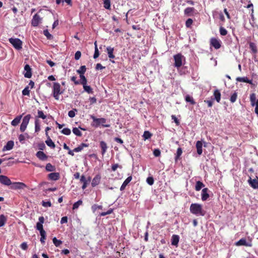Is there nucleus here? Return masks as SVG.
<instances>
[{"instance_id": "1", "label": "nucleus", "mask_w": 258, "mask_h": 258, "mask_svg": "<svg viewBox=\"0 0 258 258\" xmlns=\"http://www.w3.org/2000/svg\"><path fill=\"white\" fill-rule=\"evenodd\" d=\"M190 212L196 215L204 216L205 212L203 210L202 206L201 204L194 203L191 204L190 206Z\"/></svg>"}, {"instance_id": "2", "label": "nucleus", "mask_w": 258, "mask_h": 258, "mask_svg": "<svg viewBox=\"0 0 258 258\" xmlns=\"http://www.w3.org/2000/svg\"><path fill=\"white\" fill-rule=\"evenodd\" d=\"M249 100L251 106L255 107L254 112L258 115V96L252 93L250 94Z\"/></svg>"}, {"instance_id": "3", "label": "nucleus", "mask_w": 258, "mask_h": 258, "mask_svg": "<svg viewBox=\"0 0 258 258\" xmlns=\"http://www.w3.org/2000/svg\"><path fill=\"white\" fill-rule=\"evenodd\" d=\"M63 91L60 90V85L57 82L53 83L52 88L53 96L56 100L59 99V95L61 94Z\"/></svg>"}, {"instance_id": "4", "label": "nucleus", "mask_w": 258, "mask_h": 258, "mask_svg": "<svg viewBox=\"0 0 258 258\" xmlns=\"http://www.w3.org/2000/svg\"><path fill=\"white\" fill-rule=\"evenodd\" d=\"M9 41L15 49L17 50L22 49L23 43L20 39L10 38L9 39Z\"/></svg>"}, {"instance_id": "5", "label": "nucleus", "mask_w": 258, "mask_h": 258, "mask_svg": "<svg viewBox=\"0 0 258 258\" xmlns=\"http://www.w3.org/2000/svg\"><path fill=\"white\" fill-rule=\"evenodd\" d=\"M173 57L175 67L180 68L182 64V58H184V56L181 53H178L174 55Z\"/></svg>"}, {"instance_id": "6", "label": "nucleus", "mask_w": 258, "mask_h": 258, "mask_svg": "<svg viewBox=\"0 0 258 258\" xmlns=\"http://www.w3.org/2000/svg\"><path fill=\"white\" fill-rule=\"evenodd\" d=\"M221 41L216 38L213 37L210 39V45L214 47L216 49H218L221 47Z\"/></svg>"}, {"instance_id": "7", "label": "nucleus", "mask_w": 258, "mask_h": 258, "mask_svg": "<svg viewBox=\"0 0 258 258\" xmlns=\"http://www.w3.org/2000/svg\"><path fill=\"white\" fill-rule=\"evenodd\" d=\"M42 18L38 15L35 14L31 20V25L34 27H36L40 23Z\"/></svg>"}, {"instance_id": "8", "label": "nucleus", "mask_w": 258, "mask_h": 258, "mask_svg": "<svg viewBox=\"0 0 258 258\" xmlns=\"http://www.w3.org/2000/svg\"><path fill=\"white\" fill-rule=\"evenodd\" d=\"M11 188L13 189H24L27 185L23 182H16L12 184Z\"/></svg>"}, {"instance_id": "9", "label": "nucleus", "mask_w": 258, "mask_h": 258, "mask_svg": "<svg viewBox=\"0 0 258 258\" xmlns=\"http://www.w3.org/2000/svg\"><path fill=\"white\" fill-rule=\"evenodd\" d=\"M0 182L5 185H10L12 184L10 179L5 175H0Z\"/></svg>"}, {"instance_id": "10", "label": "nucleus", "mask_w": 258, "mask_h": 258, "mask_svg": "<svg viewBox=\"0 0 258 258\" xmlns=\"http://www.w3.org/2000/svg\"><path fill=\"white\" fill-rule=\"evenodd\" d=\"M91 178L90 176L88 177V179L83 175L81 176L80 181L83 183L82 186L83 189H85L87 187L88 184L91 181Z\"/></svg>"}, {"instance_id": "11", "label": "nucleus", "mask_w": 258, "mask_h": 258, "mask_svg": "<svg viewBox=\"0 0 258 258\" xmlns=\"http://www.w3.org/2000/svg\"><path fill=\"white\" fill-rule=\"evenodd\" d=\"M59 178L60 174L58 172H52L48 174V178L51 180L56 181Z\"/></svg>"}, {"instance_id": "12", "label": "nucleus", "mask_w": 258, "mask_h": 258, "mask_svg": "<svg viewBox=\"0 0 258 258\" xmlns=\"http://www.w3.org/2000/svg\"><path fill=\"white\" fill-rule=\"evenodd\" d=\"M39 222L36 223V229L39 231H42L43 230V224L44 222V218L43 216H41L39 217Z\"/></svg>"}, {"instance_id": "13", "label": "nucleus", "mask_w": 258, "mask_h": 258, "mask_svg": "<svg viewBox=\"0 0 258 258\" xmlns=\"http://www.w3.org/2000/svg\"><path fill=\"white\" fill-rule=\"evenodd\" d=\"M106 50L108 55V57L110 58L111 61L114 63V61L111 60V59H113L115 58V56L113 54L114 48L111 47V46H108L106 48Z\"/></svg>"}, {"instance_id": "14", "label": "nucleus", "mask_w": 258, "mask_h": 258, "mask_svg": "<svg viewBox=\"0 0 258 258\" xmlns=\"http://www.w3.org/2000/svg\"><path fill=\"white\" fill-rule=\"evenodd\" d=\"M209 191L208 188H204L202 190V200L203 201H206L210 197L208 191Z\"/></svg>"}, {"instance_id": "15", "label": "nucleus", "mask_w": 258, "mask_h": 258, "mask_svg": "<svg viewBox=\"0 0 258 258\" xmlns=\"http://www.w3.org/2000/svg\"><path fill=\"white\" fill-rule=\"evenodd\" d=\"M24 70L26 71V73L24 74V76L27 78H30L32 77L31 69L29 64H26L24 67Z\"/></svg>"}, {"instance_id": "16", "label": "nucleus", "mask_w": 258, "mask_h": 258, "mask_svg": "<svg viewBox=\"0 0 258 258\" xmlns=\"http://www.w3.org/2000/svg\"><path fill=\"white\" fill-rule=\"evenodd\" d=\"M36 156L39 159L42 161L46 160L47 159V155L42 151L37 152Z\"/></svg>"}, {"instance_id": "17", "label": "nucleus", "mask_w": 258, "mask_h": 258, "mask_svg": "<svg viewBox=\"0 0 258 258\" xmlns=\"http://www.w3.org/2000/svg\"><path fill=\"white\" fill-rule=\"evenodd\" d=\"M101 176L99 174L96 175L93 179L91 185L93 187H95L98 185L100 182Z\"/></svg>"}, {"instance_id": "18", "label": "nucleus", "mask_w": 258, "mask_h": 258, "mask_svg": "<svg viewBox=\"0 0 258 258\" xmlns=\"http://www.w3.org/2000/svg\"><path fill=\"white\" fill-rule=\"evenodd\" d=\"M235 245L237 246L244 245L246 246H251V244L247 243L245 238H241L236 242Z\"/></svg>"}, {"instance_id": "19", "label": "nucleus", "mask_w": 258, "mask_h": 258, "mask_svg": "<svg viewBox=\"0 0 258 258\" xmlns=\"http://www.w3.org/2000/svg\"><path fill=\"white\" fill-rule=\"evenodd\" d=\"M249 185L254 189L258 188V180L255 179H251L250 177L248 181Z\"/></svg>"}, {"instance_id": "20", "label": "nucleus", "mask_w": 258, "mask_h": 258, "mask_svg": "<svg viewBox=\"0 0 258 258\" xmlns=\"http://www.w3.org/2000/svg\"><path fill=\"white\" fill-rule=\"evenodd\" d=\"M179 240V236L178 235L174 234L171 237V244L176 246H178Z\"/></svg>"}, {"instance_id": "21", "label": "nucleus", "mask_w": 258, "mask_h": 258, "mask_svg": "<svg viewBox=\"0 0 258 258\" xmlns=\"http://www.w3.org/2000/svg\"><path fill=\"white\" fill-rule=\"evenodd\" d=\"M100 147L101 149V154L104 155L108 148L107 145L104 141H102L100 142Z\"/></svg>"}, {"instance_id": "22", "label": "nucleus", "mask_w": 258, "mask_h": 258, "mask_svg": "<svg viewBox=\"0 0 258 258\" xmlns=\"http://www.w3.org/2000/svg\"><path fill=\"white\" fill-rule=\"evenodd\" d=\"M195 11V9L194 8L188 7L184 10V13L185 15L187 16H191L194 15V13Z\"/></svg>"}, {"instance_id": "23", "label": "nucleus", "mask_w": 258, "mask_h": 258, "mask_svg": "<svg viewBox=\"0 0 258 258\" xmlns=\"http://www.w3.org/2000/svg\"><path fill=\"white\" fill-rule=\"evenodd\" d=\"M14 146V143L13 141H9L7 142L6 145H5L3 150L4 151H9L13 149Z\"/></svg>"}, {"instance_id": "24", "label": "nucleus", "mask_w": 258, "mask_h": 258, "mask_svg": "<svg viewBox=\"0 0 258 258\" xmlns=\"http://www.w3.org/2000/svg\"><path fill=\"white\" fill-rule=\"evenodd\" d=\"M196 148L197 151V153L200 155L202 154L203 150H202V147H203V143L201 141H198L196 143Z\"/></svg>"}, {"instance_id": "25", "label": "nucleus", "mask_w": 258, "mask_h": 258, "mask_svg": "<svg viewBox=\"0 0 258 258\" xmlns=\"http://www.w3.org/2000/svg\"><path fill=\"white\" fill-rule=\"evenodd\" d=\"M213 96L214 97L213 99L216 100L217 102L219 103L221 100V93L220 91L218 89L215 90L214 92Z\"/></svg>"}, {"instance_id": "26", "label": "nucleus", "mask_w": 258, "mask_h": 258, "mask_svg": "<svg viewBox=\"0 0 258 258\" xmlns=\"http://www.w3.org/2000/svg\"><path fill=\"white\" fill-rule=\"evenodd\" d=\"M132 177L131 176H128L124 181V182H123V183L122 184L120 188V190L121 191H122L123 190L126 186L130 182V181L132 180Z\"/></svg>"}, {"instance_id": "27", "label": "nucleus", "mask_w": 258, "mask_h": 258, "mask_svg": "<svg viewBox=\"0 0 258 258\" xmlns=\"http://www.w3.org/2000/svg\"><path fill=\"white\" fill-rule=\"evenodd\" d=\"M237 82L247 83L249 84H252V80H249L247 77H237L236 79Z\"/></svg>"}, {"instance_id": "28", "label": "nucleus", "mask_w": 258, "mask_h": 258, "mask_svg": "<svg viewBox=\"0 0 258 258\" xmlns=\"http://www.w3.org/2000/svg\"><path fill=\"white\" fill-rule=\"evenodd\" d=\"M249 48L250 49L252 53L254 54H256L257 52V48L256 44L252 42L249 43Z\"/></svg>"}, {"instance_id": "29", "label": "nucleus", "mask_w": 258, "mask_h": 258, "mask_svg": "<svg viewBox=\"0 0 258 258\" xmlns=\"http://www.w3.org/2000/svg\"><path fill=\"white\" fill-rule=\"evenodd\" d=\"M45 169L48 172H54L56 170V168L55 166L52 165L50 163H48L46 165Z\"/></svg>"}, {"instance_id": "30", "label": "nucleus", "mask_w": 258, "mask_h": 258, "mask_svg": "<svg viewBox=\"0 0 258 258\" xmlns=\"http://www.w3.org/2000/svg\"><path fill=\"white\" fill-rule=\"evenodd\" d=\"M22 115H19L15 117L11 122V124L13 126H17L20 122Z\"/></svg>"}, {"instance_id": "31", "label": "nucleus", "mask_w": 258, "mask_h": 258, "mask_svg": "<svg viewBox=\"0 0 258 258\" xmlns=\"http://www.w3.org/2000/svg\"><path fill=\"white\" fill-rule=\"evenodd\" d=\"M89 146V144H87L85 143H82L77 148H75L74 149V151L75 152H79L81 151L84 147H88Z\"/></svg>"}, {"instance_id": "32", "label": "nucleus", "mask_w": 258, "mask_h": 258, "mask_svg": "<svg viewBox=\"0 0 258 258\" xmlns=\"http://www.w3.org/2000/svg\"><path fill=\"white\" fill-rule=\"evenodd\" d=\"M90 117L93 119V122L95 123L92 125L96 127L99 126L100 124L99 118H96L93 115H91Z\"/></svg>"}, {"instance_id": "33", "label": "nucleus", "mask_w": 258, "mask_h": 258, "mask_svg": "<svg viewBox=\"0 0 258 258\" xmlns=\"http://www.w3.org/2000/svg\"><path fill=\"white\" fill-rule=\"evenodd\" d=\"M47 139L45 141L46 145L49 147L54 149L55 147L54 143L53 142L52 140L50 138L49 136L47 137Z\"/></svg>"}, {"instance_id": "34", "label": "nucleus", "mask_w": 258, "mask_h": 258, "mask_svg": "<svg viewBox=\"0 0 258 258\" xmlns=\"http://www.w3.org/2000/svg\"><path fill=\"white\" fill-rule=\"evenodd\" d=\"M205 186V184L200 181H198L196 182L195 189L197 191L200 190L203 187Z\"/></svg>"}, {"instance_id": "35", "label": "nucleus", "mask_w": 258, "mask_h": 258, "mask_svg": "<svg viewBox=\"0 0 258 258\" xmlns=\"http://www.w3.org/2000/svg\"><path fill=\"white\" fill-rule=\"evenodd\" d=\"M7 217L5 215H0V227L5 225L7 222Z\"/></svg>"}, {"instance_id": "36", "label": "nucleus", "mask_w": 258, "mask_h": 258, "mask_svg": "<svg viewBox=\"0 0 258 258\" xmlns=\"http://www.w3.org/2000/svg\"><path fill=\"white\" fill-rule=\"evenodd\" d=\"M185 100L186 102H189L192 105H195L196 104V102L193 98L189 95H187L185 96Z\"/></svg>"}, {"instance_id": "37", "label": "nucleus", "mask_w": 258, "mask_h": 258, "mask_svg": "<svg viewBox=\"0 0 258 258\" xmlns=\"http://www.w3.org/2000/svg\"><path fill=\"white\" fill-rule=\"evenodd\" d=\"M86 66H82L80 67V69H79V70H78L77 71V72L80 76V75H84L85 74V73L86 72Z\"/></svg>"}, {"instance_id": "38", "label": "nucleus", "mask_w": 258, "mask_h": 258, "mask_svg": "<svg viewBox=\"0 0 258 258\" xmlns=\"http://www.w3.org/2000/svg\"><path fill=\"white\" fill-rule=\"evenodd\" d=\"M30 118H31V115L27 114L23 118L22 123L28 125Z\"/></svg>"}, {"instance_id": "39", "label": "nucleus", "mask_w": 258, "mask_h": 258, "mask_svg": "<svg viewBox=\"0 0 258 258\" xmlns=\"http://www.w3.org/2000/svg\"><path fill=\"white\" fill-rule=\"evenodd\" d=\"M83 88L84 90L87 92L89 94H92L93 93V91L92 88L90 86L86 85H83Z\"/></svg>"}, {"instance_id": "40", "label": "nucleus", "mask_w": 258, "mask_h": 258, "mask_svg": "<svg viewBox=\"0 0 258 258\" xmlns=\"http://www.w3.org/2000/svg\"><path fill=\"white\" fill-rule=\"evenodd\" d=\"M182 153V150L181 148H178L177 150L176 156L175 157V161H177L178 159L180 158V156L181 155Z\"/></svg>"}, {"instance_id": "41", "label": "nucleus", "mask_w": 258, "mask_h": 258, "mask_svg": "<svg viewBox=\"0 0 258 258\" xmlns=\"http://www.w3.org/2000/svg\"><path fill=\"white\" fill-rule=\"evenodd\" d=\"M43 34L46 37L47 39L51 40L53 38V36L49 33L47 29L43 31Z\"/></svg>"}, {"instance_id": "42", "label": "nucleus", "mask_w": 258, "mask_h": 258, "mask_svg": "<svg viewBox=\"0 0 258 258\" xmlns=\"http://www.w3.org/2000/svg\"><path fill=\"white\" fill-rule=\"evenodd\" d=\"M81 81H80V84H82L83 86L86 85L87 83V80L85 77L84 75L80 76Z\"/></svg>"}, {"instance_id": "43", "label": "nucleus", "mask_w": 258, "mask_h": 258, "mask_svg": "<svg viewBox=\"0 0 258 258\" xmlns=\"http://www.w3.org/2000/svg\"><path fill=\"white\" fill-rule=\"evenodd\" d=\"M40 130V126L39 123V119L36 118L35 120V132H38Z\"/></svg>"}, {"instance_id": "44", "label": "nucleus", "mask_w": 258, "mask_h": 258, "mask_svg": "<svg viewBox=\"0 0 258 258\" xmlns=\"http://www.w3.org/2000/svg\"><path fill=\"white\" fill-rule=\"evenodd\" d=\"M73 132L75 135L78 137H81L82 136L81 132L77 127H74L73 128Z\"/></svg>"}, {"instance_id": "45", "label": "nucleus", "mask_w": 258, "mask_h": 258, "mask_svg": "<svg viewBox=\"0 0 258 258\" xmlns=\"http://www.w3.org/2000/svg\"><path fill=\"white\" fill-rule=\"evenodd\" d=\"M94 44H95V52H94V54L93 55V57L94 59H96L97 57H98V56H99V51L97 48L96 42H95Z\"/></svg>"}, {"instance_id": "46", "label": "nucleus", "mask_w": 258, "mask_h": 258, "mask_svg": "<svg viewBox=\"0 0 258 258\" xmlns=\"http://www.w3.org/2000/svg\"><path fill=\"white\" fill-rule=\"evenodd\" d=\"M237 98V93L235 92L231 95L230 98V101L231 103H234L236 101Z\"/></svg>"}, {"instance_id": "47", "label": "nucleus", "mask_w": 258, "mask_h": 258, "mask_svg": "<svg viewBox=\"0 0 258 258\" xmlns=\"http://www.w3.org/2000/svg\"><path fill=\"white\" fill-rule=\"evenodd\" d=\"M100 123L103 127H108L110 126L109 124H105L106 119L105 118H99Z\"/></svg>"}, {"instance_id": "48", "label": "nucleus", "mask_w": 258, "mask_h": 258, "mask_svg": "<svg viewBox=\"0 0 258 258\" xmlns=\"http://www.w3.org/2000/svg\"><path fill=\"white\" fill-rule=\"evenodd\" d=\"M83 204V202L82 200H79L77 202L75 203L73 206V209L75 210L79 208V207L82 205Z\"/></svg>"}, {"instance_id": "49", "label": "nucleus", "mask_w": 258, "mask_h": 258, "mask_svg": "<svg viewBox=\"0 0 258 258\" xmlns=\"http://www.w3.org/2000/svg\"><path fill=\"white\" fill-rule=\"evenodd\" d=\"M52 241L53 243L56 247L59 246L61 244H62V241L60 240H58L56 237H54Z\"/></svg>"}, {"instance_id": "50", "label": "nucleus", "mask_w": 258, "mask_h": 258, "mask_svg": "<svg viewBox=\"0 0 258 258\" xmlns=\"http://www.w3.org/2000/svg\"><path fill=\"white\" fill-rule=\"evenodd\" d=\"M41 118L42 119H45L46 118V116L44 114L42 111L38 110V115L36 118Z\"/></svg>"}, {"instance_id": "51", "label": "nucleus", "mask_w": 258, "mask_h": 258, "mask_svg": "<svg viewBox=\"0 0 258 258\" xmlns=\"http://www.w3.org/2000/svg\"><path fill=\"white\" fill-rule=\"evenodd\" d=\"M143 136L145 140L149 139L151 137L152 134L149 131H145Z\"/></svg>"}, {"instance_id": "52", "label": "nucleus", "mask_w": 258, "mask_h": 258, "mask_svg": "<svg viewBox=\"0 0 258 258\" xmlns=\"http://www.w3.org/2000/svg\"><path fill=\"white\" fill-rule=\"evenodd\" d=\"M104 7L105 9H110V0H104Z\"/></svg>"}, {"instance_id": "53", "label": "nucleus", "mask_w": 258, "mask_h": 258, "mask_svg": "<svg viewBox=\"0 0 258 258\" xmlns=\"http://www.w3.org/2000/svg\"><path fill=\"white\" fill-rule=\"evenodd\" d=\"M219 31L222 36H225L227 34V31L223 27L220 28Z\"/></svg>"}, {"instance_id": "54", "label": "nucleus", "mask_w": 258, "mask_h": 258, "mask_svg": "<svg viewBox=\"0 0 258 258\" xmlns=\"http://www.w3.org/2000/svg\"><path fill=\"white\" fill-rule=\"evenodd\" d=\"M192 23H193V20L190 19V18H189L188 19L186 22H185V26L187 28H190L191 26V25L192 24Z\"/></svg>"}, {"instance_id": "55", "label": "nucleus", "mask_w": 258, "mask_h": 258, "mask_svg": "<svg viewBox=\"0 0 258 258\" xmlns=\"http://www.w3.org/2000/svg\"><path fill=\"white\" fill-rule=\"evenodd\" d=\"M61 132L65 135H70L71 133V130L68 128H63Z\"/></svg>"}, {"instance_id": "56", "label": "nucleus", "mask_w": 258, "mask_h": 258, "mask_svg": "<svg viewBox=\"0 0 258 258\" xmlns=\"http://www.w3.org/2000/svg\"><path fill=\"white\" fill-rule=\"evenodd\" d=\"M147 182L150 185H152L154 183V178L152 176H150V177H148L147 178Z\"/></svg>"}, {"instance_id": "57", "label": "nucleus", "mask_w": 258, "mask_h": 258, "mask_svg": "<svg viewBox=\"0 0 258 258\" xmlns=\"http://www.w3.org/2000/svg\"><path fill=\"white\" fill-rule=\"evenodd\" d=\"M22 94L24 96H29L30 94V90L28 87H26L23 91Z\"/></svg>"}, {"instance_id": "58", "label": "nucleus", "mask_w": 258, "mask_h": 258, "mask_svg": "<svg viewBox=\"0 0 258 258\" xmlns=\"http://www.w3.org/2000/svg\"><path fill=\"white\" fill-rule=\"evenodd\" d=\"M113 212V209H109L107 212H102L100 213V216H105L107 215H109V214H110L112 213Z\"/></svg>"}, {"instance_id": "59", "label": "nucleus", "mask_w": 258, "mask_h": 258, "mask_svg": "<svg viewBox=\"0 0 258 258\" xmlns=\"http://www.w3.org/2000/svg\"><path fill=\"white\" fill-rule=\"evenodd\" d=\"M153 154L155 157H159L160 156L161 152L158 149H156L153 151Z\"/></svg>"}, {"instance_id": "60", "label": "nucleus", "mask_w": 258, "mask_h": 258, "mask_svg": "<svg viewBox=\"0 0 258 258\" xmlns=\"http://www.w3.org/2000/svg\"><path fill=\"white\" fill-rule=\"evenodd\" d=\"M42 205L44 207H50L51 206V202L49 201L44 202L42 201Z\"/></svg>"}, {"instance_id": "61", "label": "nucleus", "mask_w": 258, "mask_h": 258, "mask_svg": "<svg viewBox=\"0 0 258 258\" xmlns=\"http://www.w3.org/2000/svg\"><path fill=\"white\" fill-rule=\"evenodd\" d=\"M38 147L40 150H43L45 149L46 146H45L44 143L42 142L41 143L38 144Z\"/></svg>"}, {"instance_id": "62", "label": "nucleus", "mask_w": 258, "mask_h": 258, "mask_svg": "<svg viewBox=\"0 0 258 258\" xmlns=\"http://www.w3.org/2000/svg\"><path fill=\"white\" fill-rule=\"evenodd\" d=\"M81 56V52L80 51H77L75 54V59L76 60H78L80 58Z\"/></svg>"}, {"instance_id": "63", "label": "nucleus", "mask_w": 258, "mask_h": 258, "mask_svg": "<svg viewBox=\"0 0 258 258\" xmlns=\"http://www.w3.org/2000/svg\"><path fill=\"white\" fill-rule=\"evenodd\" d=\"M97 209H102V206H98L97 205H94L93 206H92V209L93 210V212H95V211Z\"/></svg>"}, {"instance_id": "64", "label": "nucleus", "mask_w": 258, "mask_h": 258, "mask_svg": "<svg viewBox=\"0 0 258 258\" xmlns=\"http://www.w3.org/2000/svg\"><path fill=\"white\" fill-rule=\"evenodd\" d=\"M171 118L174 120V121L175 122L177 125H178L179 124L180 122L179 120L177 119V118L175 116V115H172Z\"/></svg>"}]
</instances>
